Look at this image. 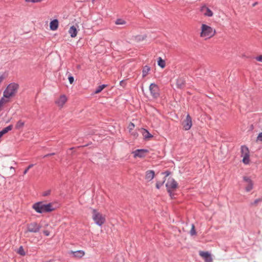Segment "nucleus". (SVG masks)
Wrapping results in <instances>:
<instances>
[{
  "label": "nucleus",
  "instance_id": "42",
  "mask_svg": "<svg viewBox=\"0 0 262 262\" xmlns=\"http://www.w3.org/2000/svg\"><path fill=\"white\" fill-rule=\"evenodd\" d=\"M3 80V78L2 77V76H0V83L2 82Z\"/></svg>",
  "mask_w": 262,
  "mask_h": 262
},
{
  "label": "nucleus",
  "instance_id": "15",
  "mask_svg": "<svg viewBox=\"0 0 262 262\" xmlns=\"http://www.w3.org/2000/svg\"><path fill=\"white\" fill-rule=\"evenodd\" d=\"M201 11L203 13L204 15L208 17H211L213 16V12L206 6H203L201 9Z\"/></svg>",
  "mask_w": 262,
  "mask_h": 262
},
{
  "label": "nucleus",
  "instance_id": "14",
  "mask_svg": "<svg viewBox=\"0 0 262 262\" xmlns=\"http://www.w3.org/2000/svg\"><path fill=\"white\" fill-rule=\"evenodd\" d=\"M78 25L76 24V25L71 26L69 28L68 32L72 38H74L77 36L78 33Z\"/></svg>",
  "mask_w": 262,
  "mask_h": 262
},
{
  "label": "nucleus",
  "instance_id": "29",
  "mask_svg": "<svg viewBox=\"0 0 262 262\" xmlns=\"http://www.w3.org/2000/svg\"><path fill=\"white\" fill-rule=\"evenodd\" d=\"M146 38V35H138L136 37V39L137 41H142L145 39Z\"/></svg>",
  "mask_w": 262,
  "mask_h": 262
},
{
  "label": "nucleus",
  "instance_id": "25",
  "mask_svg": "<svg viewBox=\"0 0 262 262\" xmlns=\"http://www.w3.org/2000/svg\"><path fill=\"white\" fill-rule=\"evenodd\" d=\"M126 24V21L121 18L117 19L115 21V24L117 25H124Z\"/></svg>",
  "mask_w": 262,
  "mask_h": 262
},
{
  "label": "nucleus",
  "instance_id": "37",
  "mask_svg": "<svg viewBox=\"0 0 262 262\" xmlns=\"http://www.w3.org/2000/svg\"><path fill=\"white\" fill-rule=\"evenodd\" d=\"M51 193V190H48L45 192H43V196H47L48 195H49Z\"/></svg>",
  "mask_w": 262,
  "mask_h": 262
},
{
  "label": "nucleus",
  "instance_id": "21",
  "mask_svg": "<svg viewBox=\"0 0 262 262\" xmlns=\"http://www.w3.org/2000/svg\"><path fill=\"white\" fill-rule=\"evenodd\" d=\"M9 101V99L4 97V95L3 94V97L0 100V111L2 110L3 106Z\"/></svg>",
  "mask_w": 262,
  "mask_h": 262
},
{
  "label": "nucleus",
  "instance_id": "27",
  "mask_svg": "<svg viewBox=\"0 0 262 262\" xmlns=\"http://www.w3.org/2000/svg\"><path fill=\"white\" fill-rule=\"evenodd\" d=\"M106 85L105 84L99 85L95 91V94H98L100 93L105 88H106Z\"/></svg>",
  "mask_w": 262,
  "mask_h": 262
},
{
  "label": "nucleus",
  "instance_id": "10",
  "mask_svg": "<svg viewBox=\"0 0 262 262\" xmlns=\"http://www.w3.org/2000/svg\"><path fill=\"white\" fill-rule=\"evenodd\" d=\"M243 181L245 183V188L247 192L250 191L253 188V182L250 177L244 176Z\"/></svg>",
  "mask_w": 262,
  "mask_h": 262
},
{
  "label": "nucleus",
  "instance_id": "3",
  "mask_svg": "<svg viewBox=\"0 0 262 262\" xmlns=\"http://www.w3.org/2000/svg\"><path fill=\"white\" fill-rule=\"evenodd\" d=\"M19 85L15 83L9 84L4 92V97L10 99L15 96L17 92Z\"/></svg>",
  "mask_w": 262,
  "mask_h": 262
},
{
  "label": "nucleus",
  "instance_id": "1",
  "mask_svg": "<svg viewBox=\"0 0 262 262\" xmlns=\"http://www.w3.org/2000/svg\"><path fill=\"white\" fill-rule=\"evenodd\" d=\"M216 33L215 30L209 26L203 24L201 27L200 37L207 40L212 38Z\"/></svg>",
  "mask_w": 262,
  "mask_h": 262
},
{
  "label": "nucleus",
  "instance_id": "41",
  "mask_svg": "<svg viewBox=\"0 0 262 262\" xmlns=\"http://www.w3.org/2000/svg\"><path fill=\"white\" fill-rule=\"evenodd\" d=\"M4 135V134H3V133L2 131H1V132H0V138H1L2 137H3V136Z\"/></svg>",
  "mask_w": 262,
  "mask_h": 262
},
{
  "label": "nucleus",
  "instance_id": "44",
  "mask_svg": "<svg viewBox=\"0 0 262 262\" xmlns=\"http://www.w3.org/2000/svg\"><path fill=\"white\" fill-rule=\"evenodd\" d=\"M10 169H14V167H13L12 166H11V167H10Z\"/></svg>",
  "mask_w": 262,
  "mask_h": 262
},
{
  "label": "nucleus",
  "instance_id": "43",
  "mask_svg": "<svg viewBox=\"0 0 262 262\" xmlns=\"http://www.w3.org/2000/svg\"><path fill=\"white\" fill-rule=\"evenodd\" d=\"M165 173L166 174V176L167 177V176H168L169 174V173H169V172H168V171H166V172H165Z\"/></svg>",
  "mask_w": 262,
  "mask_h": 262
},
{
  "label": "nucleus",
  "instance_id": "38",
  "mask_svg": "<svg viewBox=\"0 0 262 262\" xmlns=\"http://www.w3.org/2000/svg\"><path fill=\"white\" fill-rule=\"evenodd\" d=\"M256 60L258 61L262 62V55H260L256 58Z\"/></svg>",
  "mask_w": 262,
  "mask_h": 262
},
{
  "label": "nucleus",
  "instance_id": "6",
  "mask_svg": "<svg viewBox=\"0 0 262 262\" xmlns=\"http://www.w3.org/2000/svg\"><path fill=\"white\" fill-rule=\"evenodd\" d=\"M68 101V97L64 94H62L57 97L55 100V105L59 108H62L67 102Z\"/></svg>",
  "mask_w": 262,
  "mask_h": 262
},
{
  "label": "nucleus",
  "instance_id": "33",
  "mask_svg": "<svg viewBox=\"0 0 262 262\" xmlns=\"http://www.w3.org/2000/svg\"><path fill=\"white\" fill-rule=\"evenodd\" d=\"M33 164H30L24 171V174H26L28 170L33 167Z\"/></svg>",
  "mask_w": 262,
  "mask_h": 262
},
{
  "label": "nucleus",
  "instance_id": "45",
  "mask_svg": "<svg viewBox=\"0 0 262 262\" xmlns=\"http://www.w3.org/2000/svg\"><path fill=\"white\" fill-rule=\"evenodd\" d=\"M26 2H29L31 1V0H26Z\"/></svg>",
  "mask_w": 262,
  "mask_h": 262
},
{
  "label": "nucleus",
  "instance_id": "39",
  "mask_svg": "<svg viewBox=\"0 0 262 262\" xmlns=\"http://www.w3.org/2000/svg\"><path fill=\"white\" fill-rule=\"evenodd\" d=\"M43 232L46 236H49V235H50V232L48 230H44L43 231Z\"/></svg>",
  "mask_w": 262,
  "mask_h": 262
},
{
  "label": "nucleus",
  "instance_id": "19",
  "mask_svg": "<svg viewBox=\"0 0 262 262\" xmlns=\"http://www.w3.org/2000/svg\"><path fill=\"white\" fill-rule=\"evenodd\" d=\"M141 133L142 134L143 136L144 139L149 140L150 138H152V135L150 134L147 130L144 128L141 129Z\"/></svg>",
  "mask_w": 262,
  "mask_h": 262
},
{
  "label": "nucleus",
  "instance_id": "11",
  "mask_svg": "<svg viewBox=\"0 0 262 262\" xmlns=\"http://www.w3.org/2000/svg\"><path fill=\"white\" fill-rule=\"evenodd\" d=\"M183 128L185 130H189L192 126L191 118L189 115H187L186 119L183 122Z\"/></svg>",
  "mask_w": 262,
  "mask_h": 262
},
{
  "label": "nucleus",
  "instance_id": "5",
  "mask_svg": "<svg viewBox=\"0 0 262 262\" xmlns=\"http://www.w3.org/2000/svg\"><path fill=\"white\" fill-rule=\"evenodd\" d=\"M241 157L243 158L242 162L244 164L248 165L250 164V151L248 148L245 146L243 145L241 147Z\"/></svg>",
  "mask_w": 262,
  "mask_h": 262
},
{
  "label": "nucleus",
  "instance_id": "18",
  "mask_svg": "<svg viewBox=\"0 0 262 262\" xmlns=\"http://www.w3.org/2000/svg\"><path fill=\"white\" fill-rule=\"evenodd\" d=\"M73 256L76 258H81L85 255V252L83 250H78L76 251H71Z\"/></svg>",
  "mask_w": 262,
  "mask_h": 262
},
{
  "label": "nucleus",
  "instance_id": "17",
  "mask_svg": "<svg viewBox=\"0 0 262 262\" xmlns=\"http://www.w3.org/2000/svg\"><path fill=\"white\" fill-rule=\"evenodd\" d=\"M155 176L154 171L151 170H147L145 173V178L147 181H150L154 179Z\"/></svg>",
  "mask_w": 262,
  "mask_h": 262
},
{
  "label": "nucleus",
  "instance_id": "28",
  "mask_svg": "<svg viewBox=\"0 0 262 262\" xmlns=\"http://www.w3.org/2000/svg\"><path fill=\"white\" fill-rule=\"evenodd\" d=\"M13 128L12 125H10L8 126L7 127L4 128L2 130H1L3 134L5 135V134L7 133L9 131H10L12 130Z\"/></svg>",
  "mask_w": 262,
  "mask_h": 262
},
{
  "label": "nucleus",
  "instance_id": "12",
  "mask_svg": "<svg viewBox=\"0 0 262 262\" xmlns=\"http://www.w3.org/2000/svg\"><path fill=\"white\" fill-rule=\"evenodd\" d=\"M148 152L147 149H137L133 152L134 158L139 157L143 158Z\"/></svg>",
  "mask_w": 262,
  "mask_h": 262
},
{
  "label": "nucleus",
  "instance_id": "32",
  "mask_svg": "<svg viewBox=\"0 0 262 262\" xmlns=\"http://www.w3.org/2000/svg\"><path fill=\"white\" fill-rule=\"evenodd\" d=\"M164 182V181L162 182H157L156 183V187L158 189H159L160 188V187L163 184Z\"/></svg>",
  "mask_w": 262,
  "mask_h": 262
},
{
  "label": "nucleus",
  "instance_id": "34",
  "mask_svg": "<svg viewBox=\"0 0 262 262\" xmlns=\"http://www.w3.org/2000/svg\"><path fill=\"white\" fill-rule=\"evenodd\" d=\"M257 140L262 142V133L258 134L257 137Z\"/></svg>",
  "mask_w": 262,
  "mask_h": 262
},
{
  "label": "nucleus",
  "instance_id": "23",
  "mask_svg": "<svg viewBox=\"0 0 262 262\" xmlns=\"http://www.w3.org/2000/svg\"><path fill=\"white\" fill-rule=\"evenodd\" d=\"M150 69L148 66H145L142 70V76L143 77H145L148 73L149 71H150Z\"/></svg>",
  "mask_w": 262,
  "mask_h": 262
},
{
  "label": "nucleus",
  "instance_id": "22",
  "mask_svg": "<svg viewBox=\"0 0 262 262\" xmlns=\"http://www.w3.org/2000/svg\"><path fill=\"white\" fill-rule=\"evenodd\" d=\"M25 125V122L20 120L18 121L15 124V128L17 129H21L23 128Z\"/></svg>",
  "mask_w": 262,
  "mask_h": 262
},
{
  "label": "nucleus",
  "instance_id": "46",
  "mask_svg": "<svg viewBox=\"0 0 262 262\" xmlns=\"http://www.w3.org/2000/svg\"><path fill=\"white\" fill-rule=\"evenodd\" d=\"M255 202V203H256L257 202H258V200H256Z\"/></svg>",
  "mask_w": 262,
  "mask_h": 262
},
{
  "label": "nucleus",
  "instance_id": "40",
  "mask_svg": "<svg viewBox=\"0 0 262 262\" xmlns=\"http://www.w3.org/2000/svg\"><path fill=\"white\" fill-rule=\"evenodd\" d=\"M54 155V153H51V154H47V155H45L44 156V157H47L52 156V155Z\"/></svg>",
  "mask_w": 262,
  "mask_h": 262
},
{
  "label": "nucleus",
  "instance_id": "31",
  "mask_svg": "<svg viewBox=\"0 0 262 262\" xmlns=\"http://www.w3.org/2000/svg\"><path fill=\"white\" fill-rule=\"evenodd\" d=\"M135 127V125L133 123H130L128 125V129L129 130V132L131 133V131H132Z\"/></svg>",
  "mask_w": 262,
  "mask_h": 262
},
{
  "label": "nucleus",
  "instance_id": "2",
  "mask_svg": "<svg viewBox=\"0 0 262 262\" xmlns=\"http://www.w3.org/2000/svg\"><path fill=\"white\" fill-rule=\"evenodd\" d=\"M32 207L37 212L40 213L51 212L54 210L53 205L51 203L44 204L41 202H38L35 203Z\"/></svg>",
  "mask_w": 262,
  "mask_h": 262
},
{
  "label": "nucleus",
  "instance_id": "7",
  "mask_svg": "<svg viewBox=\"0 0 262 262\" xmlns=\"http://www.w3.org/2000/svg\"><path fill=\"white\" fill-rule=\"evenodd\" d=\"M41 227V225L36 222L31 223L27 225L25 233L27 232L37 233L39 231Z\"/></svg>",
  "mask_w": 262,
  "mask_h": 262
},
{
  "label": "nucleus",
  "instance_id": "24",
  "mask_svg": "<svg viewBox=\"0 0 262 262\" xmlns=\"http://www.w3.org/2000/svg\"><path fill=\"white\" fill-rule=\"evenodd\" d=\"M16 252L21 256H25L26 255V252L23 246L19 247Z\"/></svg>",
  "mask_w": 262,
  "mask_h": 262
},
{
  "label": "nucleus",
  "instance_id": "13",
  "mask_svg": "<svg viewBox=\"0 0 262 262\" xmlns=\"http://www.w3.org/2000/svg\"><path fill=\"white\" fill-rule=\"evenodd\" d=\"M199 255L204 259L205 262H212V258L208 252L200 251Z\"/></svg>",
  "mask_w": 262,
  "mask_h": 262
},
{
  "label": "nucleus",
  "instance_id": "36",
  "mask_svg": "<svg viewBox=\"0 0 262 262\" xmlns=\"http://www.w3.org/2000/svg\"><path fill=\"white\" fill-rule=\"evenodd\" d=\"M130 133V134H131V135H132V136H133V137H135V138L137 137H138V133H137V132H132V131H131V133Z\"/></svg>",
  "mask_w": 262,
  "mask_h": 262
},
{
  "label": "nucleus",
  "instance_id": "47",
  "mask_svg": "<svg viewBox=\"0 0 262 262\" xmlns=\"http://www.w3.org/2000/svg\"><path fill=\"white\" fill-rule=\"evenodd\" d=\"M93 1H94L95 0H92Z\"/></svg>",
  "mask_w": 262,
  "mask_h": 262
},
{
  "label": "nucleus",
  "instance_id": "26",
  "mask_svg": "<svg viewBox=\"0 0 262 262\" xmlns=\"http://www.w3.org/2000/svg\"><path fill=\"white\" fill-rule=\"evenodd\" d=\"M158 64L159 66H160V67H161L162 68H165V61L163 60L161 57H159L158 58Z\"/></svg>",
  "mask_w": 262,
  "mask_h": 262
},
{
  "label": "nucleus",
  "instance_id": "8",
  "mask_svg": "<svg viewBox=\"0 0 262 262\" xmlns=\"http://www.w3.org/2000/svg\"><path fill=\"white\" fill-rule=\"evenodd\" d=\"M149 90L150 94L153 98H157L159 96V89L158 86L156 84L154 83H151L149 85Z\"/></svg>",
  "mask_w": 262,
  "mask_h": 262
},
{
  "label": "nucleus",
  "instance_id": "16",
  "mask_svg": "<svg viewBox=\"0 0 262 262\" xmlns=\"http://www.w3.org/2000/svg\"><path fill=\"white\" fill-rule=\"evenodd\" d=\"M59 26V21L55 19L52 20L50 23V29L52 31L56 30Z\"/></svg>",
  "mask_w": 262,
  "mask_h": 262
},
{
  "label": "nucleus",
  "instance_id": "20",
  "mask_svg": "<svg viewBox=\"0 0 262 262\" xmlns=\"http://www.w3.org/2000/svg\"><path fill=\"white\" fill-rule=\"evenodd\" d=\"M177 86L178 88H182L185 85V80L183 78H179L176 82Z\"/></svg>",
  "mask_w": 262,
  "mask_h": 262
},
{
  "label": "nucleus",
  "instance_id": "35",
  "mask_svg": "<svg viewBox=\"0 0 262 262\" xmlns=\"http://www.w3.org/2000/svg\"><path fill=\"white\" fill-rule=\"evenodd\" d=\"M68 79L71 84H72L74 82V77L72 76H70L68 77Z\"/></svg>",
  "mask_w": 262,
  "mask_h": 262
},
{
  "label": "nucleus",
  "instance_id": "4",
  "mask_svg": "<svg viewBox=\"0 0 262 262\" xmlns=\"http://www.w3.org/2000/svg\"><path fill=\"white\" fill-rule=\"evenodd\" d=\"M92 219L95 223L98 226H101L106 221L105 215L102 214L96 209H92Z\"/></svg>",
  "mask_w": 262,
  "mask_h": 262
},
{
  "label": "nucleus",
  "instance_id": "30",
  "mask_svg": "<svg viewBox=\"0 0 262 262\" xmlns=\"http://www.w3.org/2000/svg\"><path fill=\"white\" fill-rule=\"evenodd\" d=\"M190 233L191 235H194L196 234V231L195 230V227L193 224L191 225V229L190 231Z\"/></svg>",
  "mask_w": 262,
  "mask_h": 262
},
{
  "label": "nucleus",
  "instance_id": "9",
  "mask_svg": "<svg viewBox=\"0 0 262 262\" xmlns=\"http://www.w3.org/2000/svg\"><path fill=\"white\" fill-rule=\"evenodd\" d=\"M166 186L168 192L170 193V195H171L170 191L177 188L178 184L173 179L169 178L166 183Z\"/></svg>",
  "mask_w": 262,
  "mask_h": 262
}]
</instances>
